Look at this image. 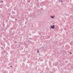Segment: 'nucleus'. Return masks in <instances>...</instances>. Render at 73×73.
I'll list each match as a JSON object with an SVG mask.
<instances>
[{
	"instance_id": "f257e3e1",
	"label": "nucleus",
	"mask_w": 73,
	"mask_h": 73,
	"mask_svg": "<svg viewBox=\"0 0 73 73\" xmlns=\"http://www.w3.org/2000/svg\"><path fill=\"white\" fill-rule=\"evenodd\" d=\"M51 28H52V29H54V25H53V26H51Z\"/></svg>"
},
{
	"instance_id": "f03ea898",
	"label": "nucleus",
	"mask_w": 73,
	"mask_h": 73,
	"mask_svg": "<svg viewBox=\"0 0 73 73\" xmlns=\"http://www.w3.org/2000/svg\"><path fill=\"white\" fill-rule=\"evenodd\" d=\"M37 53H39V50H38V49H37Z\"/></svg>"
},
{
	"instance_id": "7ed1b4c3",
	"label": "nucleus",
	"mask_w": 73,
	"mask_h": 73,
	"mask_svg": "<svg viewBox=\"0 0 73 73\" xmlns=\"http://www.w3.org/2000/svg\"><path fill=\"white\" fill-rule=\"evenodd\" d=\"M50 17H51L52 19H54V18H53V17H54V16L52 17V16H51Z\"/></svg>"
},
{
	"instance_id": "20e7f679",
	"label": "nucleus",
	"mask_w": 73,
	"mask_h": 73,
	"mask_svg": "<svg viewBox=\"0 0 73 73\" xmlns=\"http://www.w3.org/2000/svg\"><path fill=\"white\" fill-rule=\"evenodd\" d=\"M70 54H72V53H71V52H70Z\"/></svg>"
},
{
	"instance_id": "39448f33",
	"label": "nucleus",
	"mask_w": 73,
	"mask_h": 73,
	"mask_svg": "<svg viewBox=\"0 0 73 73\" xmlns=\"http://www.w3.org/2000/svg\"><path fill=\"white\" fill-rule=\"evenodd\" d=\"M1 2H2V3H3V1H1Z\"/></svg>"
},
{
	"instance_id": "423d86ee",
	"label": "nucleus",
	"mask_w": 73,
	"mask_h": 73,
	"mask_svg": "<svg viewBox=\"0 0 73 73\" xmlns=\"http://www.w3.org/2000/svg\"><path fill=\"white\" fill-rule=\"evenodd\" d=\"M11 67H12V66H11Z\"/></svg>"
},
{
	"instance_id": "0eeeda50",
	"label": "nucleus",
	"mask_w": 73,
	"mask_h": 73,
	"mask_svg": "<svg viewBox=\"0 0 73 73\" xmlns=\"http://www.w3.org/2000/svg\"><path fill=\"white\" fill-rule=\"evenodd\" d=\"M17 20V19H16V20Z\"/></svg>"
},
{
	"instance_id": "6e6552de",
	"label": "nucleus",
	"mask_w": 73,
	"mask_h": 73,
	"mask_svg": "<svg viewBox=\"0 0 73 73\" xmlns=\"http://www.w3.org/2000/svg\"><path fill=\"white\" fill-rule=\"evenodd\" d=\"M1 48H3V47H1Z\"/></svg>"
},
{
	"instance_id": "1a4fd4ad",
	"label": "nucleus",
	"mask_w": 73,
	"mask_h": 73,
	"mask_svg": "<svg viewBox=\"0 0 73 73\" xmlns=\"http://www.w3.org/2000/svg\"><path fill=\"white\" fill-rule=\"evenodd\" d=\"M9 15H11V14H9Z\"/></svg>"
}]
</instances>
